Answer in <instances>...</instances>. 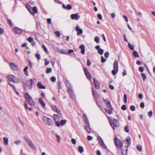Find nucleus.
I'll return each instance as SVG.
<instances>
[{"instance_id": "nucleus-52", "label": "nucleus", "mask_w": 155, "mask_h": 155, "mask_svg": "<svg viewBox=\"0 0 155 155\" xmlns=\"http://www.w3.org/2000/svg\"><path fill=\"white\" fill-rule=\"evenodd\" d=\"M97 17L100 20H101L102 19V15L100 14H98V15H97Z\"/></svg>"}, {"instance_id": "nucleus-39", "label": "nucleus", "mask_w": 155, "mask_h": 155, "mask_svg": "<svg viewBox=\"0 0 155 155\" xmlns=\"http://www.w3.org/2000/svg\"><path fill=\"white\" fill-rule=\"evenodd\" d=\"M66 8L67 10H69L72 9V7L71 5L68 4L67 5Z\"/></svg>"}, {"instance_id": "nucleus-64", "label": "nucleus", "mask_w": 155, "mask_h": 155, "mask_svg": "<svg viewBox=\"0 0 155 155\" xmlns=\"http://www.w3.org/2000/svg\"><path fill=\"white\" fill-rule=\"evenodd\" d=\"M97 155H101V153L99 150H97Z\"/></svg>"}, {"instance_id": "nucleus-36", "label": "nucleus", "mask_w": 155, "mask_h": 155, "mask_svg": "<svg viewBox=\"0 0 155 155\" xmlns=\"http://www.w3.org/2000/svg\"><path fill=\"white\" fill-rule=\"evenodd\" d=\"M27 40L31 43L34 41L33 39L31 37H29L27 39Z\"/></svg>"}, {"instance_id": "nucleus-57", "label": "nucleus", "mask_w": 155, "mask_h": 155, "mask_svg": "<svg viewBox=\"0 0 155 155\" xmlns=\"http://www.w3.org/2000/svg\"><path fill=\"white\" fill-rule=\"evenodd\" d=\"M144 104L143 102H141L140 105V107L142 108H143L144 107Z\"/></svg>"}, {"instance_id": "nucleus-32", "label": "nucleus", "mask_w": 155, "mask_h": 155, "mask_svg": "<svg viewBox=\"0 0 155 155\" xmlns=\"http://www.w3.org/2000/svg\"><path fill=\"white\" fill-rule=\"evenodd\" d=\"M107 100V103H106V104L107 107H108V108H110L111 107V105L110 104V102L109 101V100Z\"/></svg>"}, {"instance_id": "nucleus-58", "label": "nucleus", "mask_w": 155, "mask_h": 155, "mask_svg": "<svg viewBox=\"0 0 155 155\" xmlns=\"http://www.w3.org/2000/svg\"><path fill=\"white\" fill-rule=\"evenodd\" d=\"M87 139L89 140H91L93 139V137L91 136H87Z\"/></svg>"}, {"instance_id": "nucleus-2", "label": "nucleus", "mask_w": 155, "mask_h": 155, "mask_svg": "<svg viewBox=\"0 0 155 155\" xmlns=\"http://www.w3.org/2000/svg\"><path fill=\"white\" fill-rule=\"evenodd\" d=\"M7 78L9 81L14 83H18L20 80L19 78L12 74H9L7 76Z\"/></svg>"}, {"instance_id": "nucleus-28", "label": "nucleus", "mask_w": 155, "mask_h": 155, "mask_svg": "<svg viewBox=\"0 0 155 155\" xmlns=\"http://www.w3.org/2000/svg\"><path fill=\"white\" fill-rule=\"evenodd\" d=\"M85 128L88 133H90V132L91 129L90 127V126L89 124L87 125L85 127Z\"/></svg>"}, {"instance_id": "nucleus-5", "label": "nucleus", "mask_w": 155, "mask_h": 155, "mask_svg": "<svg viewBox=\"0 0 155 155\" xmlns=\"http://www.w3.org/2000/svg\"><path fill=\"white\" fill-rule=\"evenodd\" d=\"M114 69L112 71V73L114 75H115L118 71V63L117 61H115L114 64Z\"/></svg>"}, {"instance_id": "nucleus-49", "label": "nucleus", "mask_w": 155, "mask_h": 155, "mask_svg": "<svg viewBox=\"0 0 155 155\" xmlns=\"http://www.w3.org/2000/svg\"><path fill=\"white\" fill-rule=\"evenodd\" d=\"M143 68L142 67H140L139 68V70L141 72H142L143 71Z\"/></svg>"}, {"instance_id": "nucleus-35", "label": "nucleus", "mask_w": 155, "mask_h": 155, "mask_svg": "<svg viewBox=\"0 0 155 155\" xmlns=\"http://www.w3.org/2000/svg\"><path fill=\"white\" fill-rule=\"evenodd\" d=\"M141 75L143 78V81H145L147 78L146 75L142 73L141 74Z\"/></svg>"}, {"instance_id": "nucleus-56", "label": "nucleus", "mask_w": 155, "mask_h": 155, "mask_svg": "<svg viewBox=\"0 0 155 155\" xmlns=\"http://www.w3.org/2000/svg\"><path fill=\"white\" fill-rule=\"evenodd\" d=\"M4 32V30L1 28H0V35H2Z\"/></svg>"}, {"instance_id": "nucleus-45", "label": "nucleus", "mask_w": 155, "mask_h": 155, "mask_svg": "<svg viewBox=\"0 0 155 155\" xmlns=\"http://www.w3.org/2000/svg\"><path fill=\"white\" fill-rule=\"evenodd\" d=\"M106 61V59L104 58L103 56L101 57V62L102 63H104Z\"/></svg>"}, {"instance_id": "nucleus-38", "label": "nucleus", "mask_w": 155, "mask_h": 155, "mask_svg": "<svg viewBox=\"0 0 155 155\" xmlns=\"http://www.w3.org/2000/svg\"><path fill=\"white\" fill-rule=\"evenodd\" d=\"M56 137L57 139L58 142L59 143H60L61 140L60 136L59 135L57 134Z\"/></svg>"}, {"instance_id": "nucleus-29", "label": "nucleus", "mask_w": 155, "mask_h": 155, "mask_svg": "<svg viewBox=\"0 0 155 155\" xmlns=\"http://www.w3.org/2000/svg\"><path fill=\"white\" fill-rule=\"evenodd\" d=\"M128 46L131 50H134V46L131 45L130 43H128Z\"/></svg>"}, {"instance_id": "nucleus-54", "label": "nucleus", "mask_w": 155, "mask_h": 155, "mask_svg": "<svg viewBox=\"0 0 155 155\" xmlns=\"http://www.w3.org/2000/svg\"><path fill=\"white\" fill-rule=\"evenodd\" d=\"M127 109L126 106L124 105H123L121 106V109L123 110H125Z\"/></svg>"}, {"instance_id": "nucleus-25", "label": "nucleus", "mask_w": 155, "mask_h": 155, "mask_svg": "<svg viewBox=\"0 0 155 155\" xmlns=\"http://www.w3.org/2000/svg\"><path fill=\"white\" fill-rule=\"evenodd\" d=\"M28 68L27 66H26L24 69V71L26 76H28Z\"/></svg>"}, {"instance_id": "nucleus-15", "label": "nucleus", "mask_w": 155, "mask_h": 155, "mask_svg": "<svg viewBox=\"0 0 155 155\" xmlns=\"http://www.w3.org/2000/svg\"><path fill=\"white\" fill-rule=\"evenodd\" d=\"M71 19L72 20L76 19V20H78L80 18V16L77 13L71 14Z\"/></svg>"}, {"instance_id": "nucleus-1", "label": "nucleus", "mask_w": 155, "mask_h": 155, "mask_svg": "<svg viewBox=\"0 0 155 155\" xmlns=\"http://www.w3.org/2000/svg\"><path fill=\"white\" fill-rule=\"evenodd\" d=\"M123 155H126L127 154L128 146L125 140H123V144L120 147Z\"/></svg>"}, {"instance_id": "nucleus-10", "label": "nucleus", "mask_w": 155, "mask_h": 155, "mask_svg": "<svg viewBox=\"0 0 155 155\" xmlns=\"http://www.w3.org/2000/svg\"><path fill=\"white\" fill-rule=\"evenodd\" d=\"M13 31L14 33L16 34H20L22 33L21 30L17 27L14 28L13 29Z\"/></svg>"}, {"instance_id": "nucleus-26", "label": "nucleus", "mask_w": 155, "mask_h": 155, "mask_svg": "<svg viewBox=\"0 0 155 155\" xmlns=\"http://www.w3.org/2000/svg\"><path fill=\"white\" fill-rule=\"evenodd\" d=\"M3 140L5 144L6 145H8V138L7 137H4Z\"/></svg>"}, {"instance_id": "nucleus-24", "label": "nucleus", "mask_w": 155, "mask_h": 155, "mask_svg": "<svg viewBox=\"0 0 155 155\" xmlns=\"http://www.w3.org/2000/svg\"><path fill=\"white\" fill-rule=\"evenodd\" d=\"M126 140L127 143V146L128 147L131 144V140L130 137H128L126 139Z\"/></svg>"}, {"instance_id": "nucleus-40", "label": "nucleus", "mask_w": 155, "mask_h": 155, "mask_svg": "<svg viewBox=\"0 0 155 155\" xmlns=\"http://www.w3.org/2000/svg\"><path fill=\"white\" fill-rule=\"evenodd\" d=\"M71 143L74 145H75L76 143V140L74 138H72L71 140Z\"/></svg>"}, {"instance_id": "nucleus-14", "label": "nucleus", "mask_w": 155, "mask_h": 155, "mask_svg": "<svg viewBox=\"0 0 155 155\" xmlns=\"http://www.w3.org/2000/svg\"><path fill=\"white\" fill-rule=\"evenodd\" d=\"M84 71L86 76L87 79L89 80L91 79V77L87 69L85 68H84Z\"/></svg>"}, {"instance_id": "nucleus-3", "label": "nucleus", "mask_w": 155, "mask_h": 155, "mask_svg": "<svg viewBox=\"0 0 155 155\" xmlns=\"http://www.w3.org/2000/svg\"><path fill=\"white\" fill-rule=\"evenodd\" d=\"M25 99L30 105L32 106L35 104V103L33 99L28 93H25Z\"/></svg>"}, {"instance_id": "nucleus-41", "label": "nucleus", "mask_w": 155, "mask_h": 155, "mask_svg": "<svg viewBox=\"0 0 155 155\" xmlns=\"http://www.w3.org/2000/svg\"><path fill=\"white\" fill-rule=\"evenodd\" d=\"M57 37H59L61 35V33L59 31H56L54 32Z\"/></svg>"}, {"instance_id": "nucleus-31", "label": "nucleus", "mask_w": 155, "mask_h": 155, "mask_svg": "<svg viewBox=\"0 0 155 155\" xmlns=\"http://www.w3.org/2000/svg\"><path fill=\"white\" fill-rule=\"evenodd\" d=\"M134 56L135 57H139V56L136 51H134L133 52Z\"/></svg>"}, {"instance_id": "nucleus-46", "label": "nucleus", "mask_w": 155, "mask_h": 155, "mask_svg": "<svg viewBox=\"0 0 155 155\" xmlns=\"http://www.w3.org/2000/svg\"><path fill=\"white\" fill-rule=\"evenodd\" d=\"M130 110L133 111H134L135 110V106L134 105H131L130 107Z\"/></svg>"}, {"instance_id": "nucleus-7", "label": "nucleus", "mask_w": 155, "mask_h": 155, "mask_svg": "<svg viewBox=\"0 0 155 155\" xmlns=\"http://www.w3.org/2000/svg\"><path fill=\"white\" fill-rule=\"evenodd\" d=\"M114 141L115 144L117 147H120L123 144V141L121 142L120 140L116 137L115 138Z\"/></svg>"}, {"instance_id": "nucleus-18", "label": "nucleus", "mask_w": 155, "mask_h": 155, "mask_svg": "<svg viewBox=\"0 0 155 155\" xmlns=\"http://www.w3.org/2000/svg\"><path fill=\"white\" fill-rule=\"evenodd\" d=\"M110 123L113 129L114 130L115 129V127H117V120L115 119L114 120L113 122H110Z\"/></svg>"}, {"instance_id": "nucleus-43", "label": "nucleus", "mask_w": 155, "mask_h": 155, "mask_svg": "<svg viewBox=\"0 0 155 155\" xmlns=\"http://www.w3.org/2000/svg\"><path fill=\"white\" fill-rule=\"evenodd\" d=\"M35 57L38 60H39L41 58L40 54H36Z\"/></svg>"}, {"instance_id": "nucleus-13", "label": "nucleus", "mask_w": 155, "mask_h": 155, "mask_svg": "<svg viewBox=\"0 0 155 155\" xmlns=\"http://www.w3.org/2000/svg\"><path fill=\"white\" fill-rule=\"evenodd\" d=\"M52 108L55 111H56L58 114L61 115H62V113L61 111L57 108L56 106L55 105H52Z\"/></svg>"}, {"instance_id": "nucleus-33", "label": "nucleus", "mask_w": 155, "mask_h": 155, "mask_svg": "<svg viewBox=\"0 0 155 155\" xmlns=\"http://www.w3.org/2000/svg\"><path fill=\"white\" fill-rule=\"evenodd\" d=\"M92 94L94 97L95 98H97V93L95 91H92Z\"/></svg>"}, {"instance_id": "nucleus-51", "label": "nucleus", "mask_w": 155, "mask_h": 155, "mask_svg": "<svg viewBox=\"0 0 155 155\" xmlns=\"http://www.w3.org/2000/svg\"><path fill=\"white\" fill-rule=\"evenodd\" d=\"M124 100L125 101V103H126L127 102V97L126 95L124 94Z\"/></svg>"}, {"instance_id": "nucleus-8", "label": "nucleus", "mask_w": 155, "mask_h": 155, "mask_svg": "<svg viewBox=\"0 0 155 155\" xmlns=\"http://www.w3.org/2000/svg\"><path fill=\"white\" fill-rule=\"evenodd\" d=\"M9 66L11 68L15 71H17L18 70V66L13 62L9 63Z\"/></svg>"}, {"instance_id": "nucleus-12", "label": "nucleus", "mask_w": 155, "mask_h": 155, "mask_svg": "<svg viewBox=\"0 0 155 155\" xmlns=\"http://www.w3.org/2000/svg\"><path fill=\"white\" fill-rule=\"evenodd\" d=\"M30 82L27 81L26 82V84L28 88L31 89L32 87V84H33V81L32 79H30Z\"/></svg>"}, {"instance_id": "nucleus-20", "label": "nucleus", "mask_w": 155, "mask_h": 155, "mask_svg": "<svg viewBox=\"0 0 155 155\" xmlns=\"http://www.w3.org/2000/svg\"><path fill=\"white\" fill-rule=\"evenodd\" d=\"M37 86L40 89H45L46 88L40 82H38L37 84Z\"/></svg>"}, {"instance_id": "nucleus-63", "label": "nucleus", "mask_w": 155, "mask_h": 155, "mask_svg": "<svg viewBox=\"0 0 155 155\" xmlns=\"http://www.w3.org/2000/svg\"><path fill=\"white\" fill-rule=\"evenodd\" d=\"M47 21H48V23L49 24H51V19L50 18H48L47 20Z\"/></svg>"}, {"instance_id": "nucleus-44", "label": "nucleus", "mask_w": 155, "mask_h": 155, "mask_svg": "<svg viewBox=\"0 0 155 155\" xmlns=\"http://www.w3.org/2000/svg\"><path fill=\"white\" fill-rule=\"evenodd\" d=\"M105 110L106 112L108 113L109 114H112V112L111 110H108L106 108L105 109Z\"/></svg>"}, {"instance_id": "nucleus-19", "label": "nucleus", "mask_w": 155, "mask_h": 155, "mask_svg": "<svg viewBox=\"0 0 155 155\" xmlns=\"http://www.w3.org/2000/svg\"><path fill=\"white\" fill-rule=\"evenodd\" d=\"M76 30L77 32V35H79L80 34H81L83 33V31L82 29L80 28L78 25H77L76 26Z\"/></svg>"}, {"instance_id": "nucleus-17", "label": "nucleus", "mask_w": 155, "mask_h": 155, "mask_svg": "<svg viewBox=\"0 0 155 155\" xmlns=\"http://www.w3.org/2000/svg\"><path fill=\"white\" fill-rule=\"evenodd\" d=\"M100 48V47L99 45L96 46L95 47V49L98 50V53L101 55H102L103 54L104 51L103 49H101Z\"/></svg>"}, {"instance_id": "nucleus-48", "label": "nucleus", "mask_w": 155, "mask_h": 155, "mask_svg": "<svg viewBox=\"0 0 155 155\" xmlns=\"http://www.w3.org/2000/svg\"><path fill=\"white\" fill-rule=\"evenodd\" d=\"M104 56L106 58H108L109 56V53L108 52H106L104 53Z\"/></svg>"}, {"instance_id": "nucleus-53", "label": "nucleus", "mask_w": 155, "mask_h": 155, "mask_svg": "<svg viewBox=\"0 0 155 155\" xmlns=\"http://www.w3.org/2000/svg\"><path fill=\"white\" fill-rule=\"evenodd\" d=\"M148 116L151 118V116L152 115V112L151 111H150L148 112Z\"/></svg>"}, {"instance_id": "nucleus-37", "label": "nucleus", "mask_w": 155, "mask_h": 155, "mask_svg": "<svg viewBox=\"0 0 155 155\" xmlns=\"http://www.w3.org/2000/svg\"><path fill=\"white\" fill-rule=\"evenodd\" d=\"M42 47L43 48L44 51L47 53H48V51L47 48L45 47V46L44 45H42Z\"/></svg>"}, {"instance_id": "nucleus-60", "label": "nucleus", "mask_w": 155, "mask_h": 155, "mask_svg": "<svg viewBox=\"0 0 155 155\" xmlns=\"http://www.w3.org/2000/svg\"><path fill=\"white\" fill-rule=\"evenodd\" d=\"M87 63L88 66H90L91 64V62L88 59L87 60Z\"/></svg>"}, {"instance_id": "nucleus-27", "label": "nucleus", "mask_w": 155, "mask_h": 155, "mask_svg": "<svg viewBox=\"0 0 155 155\" xmlns=\"http://www.w3.org/2000/svg\"><path fill=\"white\" fill-rule=\"evenodd\" d=\"M68 92L69 94H70L71 97L72 98H73L74 96L72 90L70 89H68Z\"/></svg>"}, {"instance_id": "nucleus-47", "label": "nucleus", "mask_w": 155, "mask_h": 155, "mask_svg": "<svg viewBox=\"0 0 155 155\" xmlns=\"http://www.w3.org/2000/svg\"><path fill=\"white\" fill-rule=\"evenodd\" d=\"M124 130L125 131L127 132L128 133L129 131V129L128 127L127 126H125L124 127Z\"/></svg>"}, {"instance_id": "nucleus-55", "label": "nucleus", "mask_w": 155, "mask_h": 155, "mask_svg": "<svg viewBox=\"0 0 155 155\" xmlns=\"http://www.w3.org/2000/svg\"><path fill=\"white\" fill-rule=\"evenodd\" d=\"M56 78L54 77H52L51 78V81L53 82H54L56 81Z\"/></svg>"}, {"instance_id": "nucleus-9", "label": "nucleus", "mask_w": 155, "mask_h": 155, "mask_svg": "<svg viewBox=\"0 0 155 155\" xmlns=\"http://www.w3.org/2000/svg\"><path fill=\"white\" fill-rule=\"evenodd\" d=\"M66 122L67 121L65 120H61L60 121V123L58 121H56V125L57 127H59L61 125H64L65 124Z\"/></svg>"}, {"instance_id": "nucleus-62", "label": "nucleus", "mask_w": 155, "mask_h": 155, "mask_svg": "<svg viewBox=\"0 0 155 155\" xmlns=\"http://www.w3.org/2000/svg\"><path fill=\"white\" fill-rule=\"evenodd\" d=\"M96 104L100 109H103V107L102 105H101L100 104H99L97 102H96Z\"/></svg>"}, {"instance_id": "nucleus-59", "label": "nucleus", "mask_w": 155, "mask_h": 155, "mask_svg": "<svg viewBox=\"0 0 155 155\" xmlns=\"http://www.w3.org/2000/svg\"><path fill=\"white\" fill-rule=\"evenodd\" d=\"M138 97L140 99H142L143 97V95L142 94H140L138 95Z\"/></svg>"}, {"instance_id": "nucleus-22", "label": "nucleus", "mask_w": 155, "mask_h": 155, "mask_svg": "<svg viewBox=\"0 0 155 155\" xmlns=\"http://www.w3.org/2000/svg\"><path fill=\"white\" fill-rule=\"evenodd\" d=\"M54 121H58V120H59L60 119V117L57 114H54Z\"/></svg>"}, {"instance_id": "nucleus-6", "label": "nucleus", "mask_w": 155, "mask_h": 155, "mask_svg": "<svg viewBox=\"0 0 155 155\" xmlns=\"http://www.w3.org/2000/svg\"><path fill=\"white\" fill-rule=\"evenodd\" d=\"M98 140L100 145L102 147L105 149H107V147L105 144L103 140L100 136L98 137Z\"/></svg>"}, {"instance_id": "nucleus-23", "label": "nucleus", "mask_w": 155, "mask_h": 155, "mask_svg": "<svg viewBox=\"0 0 155 155\" xmlns=\"http://www.w3.org/2000/svg\"><path fill=\"white\" fill-rule=\"evenodd\" d=\"M39 101L41 105L43 107H45V104L42 99L41 98H40L39 100Z\"/></svg>"}, {"instance_id": "nucleus-11", "label": "nucleus", "mask_w": 155, "mask_h": 155, "mask_svg": "<svg viewBox=\"0 0 155 155\" xmlns=\"http://www.w3.org/2000/svg\"><path fill=\"white\" fill-rule=\"evenodd\" d=\"M28 9L30 13L32 14H34L37 13L38 11L36 6L33 7L32 9H31L28 8Z\"/></svg>"}, {"instance_id": "nucleus-21", "label": "nucleus", "mask_w": 155, "mask_h": 155, "mask_svg": "<svg viewBox=\"0 0 155 155\" xmlns=\"http://www.w3.org/2000/svg\"><path fill=\"white\" fill-rule=\"evenodd\" d=\"M79 48L81 50V53L83 54H84L85 51L84 45H80L79 46Z\"/></svg>"}, {"instance_id": "nucleus-4", "label": "nucleus", "mask_w": 155, "mask_h": 155, "mask_svg": "<svg viewBox=\"0 0 155 155\" xmlns=\"http://www.w3.org/2000/svg\"><path fill=\"white\" fill-rule=\"evenodd\" d=\"M43 119L45 124L48 126H51L53 124V121L49 118L46 116L43 117Z\"/></svg>"}, {"instance_id": "nucleus-61", "label": "nucleus", "mask_w": 155, "mask_h": 155, "mask_svg": "<svg viewBox=\"0 0 155 155\" xmlns=\"http://www.w3.org/2000/svg\"><path fill=\"white\" fill-rule=\"evenodd\" d=\"M8 24L9 25H10L11 26H12V23L11 21L9 19H8Z\"/></svg>"}, {"instance_id": "nucleus-30", "label": "nucleus", "mask_w": 155, "mask_h": 155, "mask_svg": "<svg viewBox=\"0 0 155 155\" xmlns=\"http://www.w3.org/2000/svg\"><path fill=\"white\" fill-rule=\"evenodd\" d=\"M78 151L79 152L81 153L84 151V148L81 146H80L78 147Z\"/></svg>"}, {"instance_id": "nucleus-42", "label": "nucleus", "mask_w": 155, "mask_h": 155, "mask_svg": "<svg viewBox=\"0 0 155 155\" xmlns=\"http://www.w3.org/2000/svg\"><path fill=\"white\" fill-rule=\"evenodd\" d=\"M94 40L97 43H98L99 41V38L97 36H96L94 38Z\"/></svg>"}, {"instance_id": "nucleus-50", "label": "nucleus", "mask_w": 155, "mask_h": 155, "mask_svg": "<svg viewBox=\"0 0 155 155\" xmlns=\"http://www.w3.org/2000/svg\"><path fill=\"white\" fill-rule=\"evenodd\" d=\"M137 150L139 151H141L142 150V148L141 147L138 146L137 147Z\"/></svg>"}, {"instance_id": "nucleus-34", "label": "nucleus", "mask_w": 155, "mask_h": 155, "mask_svg": "<svg viewBox=\"0 0 155 155\" xmlns=\"http://www.w3.org/2000/svg\"><path fill=\"white\" fill-rule=\"evenodd\" d=\"M52 71V69L51 68H48L46 70V73L48 74L51 72Z\"/></svg>"}, {"instance_id": "nucleus-16", "label": "nucleus", "mask_w": 155, "mask_h": 155, "mask_svg": "<svg viewBox=\"0 0 155 155\" xmlns=\"http://www.w3.org/2000/svg\"><path fill=\"white\" fill-rule=\"evenodd\" d=\"M94 82L96 89H99L100 87L99 83L94 78L93 79Z\"/></svg>"}]
</instances>
